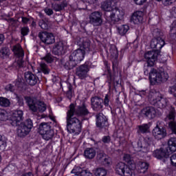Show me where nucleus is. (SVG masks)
<instances>
[{
	"mask_svg": "<svg viewBox=\"0 0 176 176\" xmlns=\"http://www.w3.org/2000/svg\"><path fill=\"white\" fill-rule=\"evenodd\" d=\"M73 109H69L67 112L66 123L67 129L71 134L78 135L82 131V121L74 117Z\"/></svg>",
	"mask_w": 176,
	"mask_h": 176,
	"instance_id": "f257e3e1",
	"label": "nucleus"
},
{
	"mask_svg": "<svg viewBox=\"0 0 176 176\" xmlns=\"http://www.w3.org/2000/svg\"><path fill=\"white\" fill-rule=\"evenodd\" d=\"M148 100L151 105H154L156 108L164 109L168 105V100L164 98L163 95L155 89H151L148 94Z\"/></svg>",
	"mask_w": 176,
	"mask_h": 176,
	"instance_id": "f03ea898",
	"label": "nucleus"
},
{
	"mask_svg": "<svg viewBox=\"0 0 176 176\" xmlns=\"http://www.w3.org/2000/svg\"><path fill=\"white\" fill-rule=\"evenodd\" d=\"M25 100L32 112H45L47 108V106L45 104V102L36 98L25 96Z\"/></svg>",
	"mask_w": 176,
	"mask_h": 176,
	"instance_id": "7ed1b4c3",
	"label": "nucleus"
},
{
	"mask_svg": "<svg viewBox=\"0 0 176 176\" xmlns=\"http://www.w3.org/2000/svg\"><path fill=\"white\" fill-rule=\"evenodd\" d=\"M167 79H168V74L166 72L151 69L149 73V80L151 85H159L162 82H166Z\"/></svg>",
	"mask_w": 176,
	"mask_h": 176,
	"instance_id": "20e7f679",
	"label": "nucleus"
},
{
	"mask_svg": "<svg viewBox=\"0 0 176 176\" xmlns=\"http://www.w3.org/2000/svg\"><path fill=\"white\" fill-rule=\"evenodd\" d=\"M144 58L148 64L144 68V75L148 76L149 74H151V69H155V68H152L151 67H153L155 64L157 62V52L156 51H148L144 54Z\"/></svg>",
	"mask_w": 176,
	"mask_h": 176,
	"instance_id": "39448f33",
	"label": "nucleus"
},
{
	"mask_svg": "<svg viewBox=\"0 0 176 176\" xmlns=\"http://www.w3.org/2000/svg\"><path fill=\"white\" fill-rule=\"evenodd\" d=\"M73 109V115L76 116H79L80 118H85L90 115V111L87 108V104L85 102H82V104H80L75 107V104H71L69 105V109Z\"/></svg>",
	"mask_w": 176,
	"mask_h": 176,
	"instance_id": "423d86ee",
	"label": "nucleus"
},
{
	"mask_svg": "<svg viewBox=\"0 0 176 176\" xmlns=\"http://www.w3.org/2000/svg\"><path fill=\"white\" fill-rule=\"evenodd\" d=\"M123 17H124V11L116 8L111 11L110 16H107V20L109 23L115 24V23L122 21Z\"/></svg>",
	"mask_w": 176,
	"mask_h": 176,
	"instance_id": "0eeeda50",
	"label": "nucleus"
},
{
	"mask_svg": "<svg viewBox=\"0 0 176 176\" xmlns=\"http://www.w3.org/2000/svg\"><path fill=\"white\" fill-rule=\"evenodd\" d=\"M89 23L94 27H100L102 25L104 20L102 19V12L95 11L89 16Z\"/></svg>",
	"mask_w": 176,
	"mask_h": 176,
	"instance_id": "6e6552de",
	"label": "nucleus"
},
{
	"mask_svg": "<svg viewBox=\"0 0 176 176\" xmlns=\"http://www.w3.org/2000/svg\"><path fill=\"white\" fill-rule=\"evenodd\" d=\"M151 144H152L151 138L146 137L140 139L138 142V146L140 148V152H143V153L151 152Z\"/></svg>",
	"mask_w": 176,
	"mask_h": 176,
	"instance_id": "1a4fd4ad",
	"label": "nucleus"
},
{
	"mask_svg": "<svg viewBox=\"0 0 176 176\" xmlns=\"http://www.w3.org/2000/svg\"><path fill=\"white\" fill-rule=\"evenodd\" d=\"M85 54V50H82V48L78 49L72 53L69 56V60L70 61H74L76 64H78L80 61H83Z\"/></svg>",
	"mask_w": 176,
	"mask_h": 176,
	"instance_id": "9d476101",
	"label": "nucleus"
},
{
	"mask_svg": "<svg viewBox=\"0 0 176 176\" xmlns=\"http://www.w3.org/2000/svg\"><path fill=\"white\" fill-rule=\"evenodd\" d=\"M38 37L43 43H45V45H52V43L56 42L54 35L52 33L46 32H40L38 33Z\"/></svg>",
	"mask_w": 176,
	"mask_h": 176,
	"instance_id": "9b49d317",
	"label": "nucleus"
},
{
	"mask_svg": "<svg viewBox=\"0 0 176 176\" xmlns=\"http://www.w3.org/2000/svg\"><path fill=\"white\" fill-rule=\"evenodd\" d=\"M102 102L104 100L98 96H94L91 98V105L94 111H101L103 108Z\"/></svg>",
	"mask_w": 176,
	"mask_h": 176,
	"instance_id": "f8f14e48",
	"label": "nucleus"
},
{
	"mask_svg": "<svg viewBox=\"0 0 176 176\" xmlns=\"http://www.w3.org/2000/svg\"><path fill=\"white\" fill-rule=\"evenodd\" d=\"M10 120L12 126H17L23 120V111L15 110L12 111Z\"/></svg>",
	"mask_w": 176,
	"mask_h": 176,
	"instance_id": "ddd939ff",
	"label": "nucleus"
},
{
	"mask_svg": "<svg viewBox=\"0 0 176 176\" xmlns=\"http://www.w3.org/2000/svg\"><path fill=\"white\" fill-rule=\"evenodd\" d=\"M67 43L64 41H59L55 44L54 46L52 52L56 56H61L65 54Z\"/></svg>",
	"mask_w": 176,
	"mask_h": 176,
	"instance_id": "4468645a",
	"label": "nucleus"
},
{
	"mask_svg": "<svg viewBox=\"0 0 176 176\" xmlns=\"http://www.w3.org/2000/svg\"><path fill=\"white\" fill-rule=\"evenodd\" d=\"M153 135L155 140H162L167 135V133H166V129L160 127L159 122H157L156 126L153 130Z\"/></svg>",
	"mask_w": 176,
	"mask_h": 176,
	"instance_id": "2eb2a0df",
	"label": "nucleus"
},
{
	"mask_svg": "<svg viewBox=\"0 0 176 176\" xmlns=\"http://www.w3.org/2000/svg\"><path fill=\"white\" fill-rule=\"evenodd\" d=\"M96 124L97 127L99 129H102L103 127H107V126H108V120L104 114L100 113L96 116Z\"/></svg>",
	"mask_w": 176,
	"mask_h": 176,
	"instance_id": "dca6fc26",
	"label": "nucleus"
},
{
	"mask_svg": "<svg viewBox=\"0 0 176 176\" xmlns=\"http://www.w3.org/2000/svg\"><path fill=\"white\" fill-rule=\"evenodd\" d=\"M89 65L85 63L77 68L76 75L80 79H85V78H87V72H89Z\"/></svg>",
	"mask_w": 176,
	"mask_h": 176,
	"instance_id": "f3484780",
	"label": "nucleus"
},
{
	"mask_svg": "<svg viewBox=\"0 0 176 176\" xmlns=\"http://www.w3.org/2000/svg\"><path fill=\"white\" fill-rule=\"evenodd\" d=\"M143 115L148 119H155L157 116V110L153 107H147L142 110Z\"/></svg>",
	"mask_w": 176,
	"mask_h": 176,
	"instance_id": "a211bd4d",
	"label": "nucleus"
},
{
	"mask_svg": "<svg viewBox=\"0 0 176 176\" xmlns=\"http://www.w3.org/2000/svg\"><path fill=\"white\" fill-rule=\"evenodd\" d=\"M25 79L30 86H35L38 83V76L31 72H26L25 73Z\"/></svg>",
	"mask_w": 176,
	"mask_h": 176,
	"instance_id": "6ab92c4d",
	"label": "nucleus"
},
{
	"mask_svg": "<svg viewBox=\"0 0 176 176\" xmlns=\"http://www.w3.org/2000/svg\"><path fill=\"white\" fill-rule=\"evenodd\" d=\"M142 20H144V12L142 11H136L131 16V23L133 24H141Z\"/></svg>",
	"mask_w": 176,
	"mask_h": 176,
	"instance_id": "aec40b11",
	"label": "nucleus"
},
{
	"mask_svg": "<svg viewBox=\"0 0 176 176\" xmlns=\"http://www.w3.org/2000/svg\"><path fill=\"white\" fill-rule=\"evenodd\" d=\"M164 45V40L160 37L153 38L151 42V49H155V50H160V49H162Z\"/></svg>",
	"mask_w": 176,
	"mask_h": 176,
	"instance_id": "412c9836",
	"label": "nucleus"
},
{
	"mask_svg": "<svg viewBox=\"0 0 176 176\" xmlns=\"http://www.w3.org/2000/svg\"><path fill=\"white\" fill-rule=\"evenodd\" d=\"M116 8L113 0H106L101 3V9L104 12H112Z\"/></svg>",
	"mask_w": 176,
	"mask_h": 176,
	"instance_id": "4be33fe9",
	"label": "nucleus"
},
{
	"mask_svg": "<svg viewBox=\"0 0 176 176\" xmlns=\"http://www.w3.org/2000/svg\"><path fill=\"white\" fill-rule=\"evenodd\" d=\"M153 156H154V157H156V159H163V157L167 159V157L170 156V151L168 150L160 148V150H155L153 153Z\"/></svg>",
	"mask_w": 176,
	"mask_h": 176,
	"instance_id": "5701e85b",
	"label": "nucleus"
},
{
	"mask_svg": "<svg viewBox=\"0 0 176 176\" xmlns=\"http://www.w3.org/2000/svg\"><path fill=\"white\" fill-rule=\"evenodd\" d=\"M30 129L27 128V126L24 124H21L20 126L18 127L16 131V134L18 137H25V135H28L30 134Z\"/></svg>",
	"mask_w": 176,
	"mask_h": 176,
	"instance_id": "b1692460",
	"label": "nucleus"
},
{
	"mask_svg": "<svg viewBox=\"0 0 176 176\" xmlns=\"http://www.w3.org/2000/svg\"><path fill=\"white\" fill-rule=\"evenodd\" d=\"M99 162L103 164V166H111L112 164V160L107 155L100 153L98 155Z\"/></svg>",
	"mask_w": 176,
	"mask_h": 176,
	"instance_id": "393cba45",
	"label": "nucleus"
},
{
	"mask_svg": "<svg viewBox=\"0 0 176 176\" xmlns=\"http://www.w3.org/2000/svg\"><path fill=\"white\" fill-rule=\"evenodd\" d=\"M96 149L93 147L87 148L84 151V156L85 159H89V160L94 159V157H96Z\"/></svg>",
	"mask_w": 176,
	"mask_h": 176,
	"instance_id": "a878e982",
	"label": "nucleus"
},
{
	"mask_svg": "<svg viewBox=\"0 0 176 176\" xmlns=\"http://www.w3.org/2000/svg\"><path fill=\"white\" fill-rule=\"evenodd\" d=\"M135 170V164L132 165H126L122 176H133Z\"/></svg>",
	"mask_w": 176,
	"mask_h": 176,
	"instance_id": "bb28decb",
	"label": "nucleus"
},
{
	"mask_svg": "<svg viewBox=\"0 0 176 176\" xmlns=\"http://www.w3.org/2000/svg\"><path fill=\"white\" fill-rule=\"evenodd\" d=\"M12 52L15 56H17V57H24V50H23L20 44L14 45L12 47Z\"/></svg>",
	"mask_w": 176,
	"mask_h": 176,
	"instance_id": "cd10ccee",
	"label": "nucleus"
},
{
	"mask_svg": "<svg viewBox=\"0 0 176 176\" xmlns=\"http://www.w3.org/2000/svg\"><path fill=\"white\" fill-rule=\"evenodd\" d=\"M52 130V125L49 122H42L40 124L38 127V131L40 134H43L46 131Z\"/></svg>",
	"mask_w": 176,
	"mask_h": 176,
	"instance_id": "c85d7f7f",
	"label": "nucleus"
},
{
	"mask_svg": "<svg viewBox=\"0 0 176 176\" xmlns=\"http://www.w3.org/2000/svg\"><path fill=\"white\" fill-rule=\"evenodd\" d=\"M41 135L43 140L45 141H49L50 140H52L53 137H54V131H53V129H50L43 133H41Z\"/></svg>",
	"mask_w": 176,
	"mask_h": 176,
	"instance_id": "c756f323",
	"label": "nucleus"
},
{
	"mask_svg": "<svg viewBox=\"0 0 176 176\" xmlns=\"http://www.w3.org/2000/svg\"><path fill=\"white\" fill-rule=\"evenodd\" d=\"M126 164L124 162H119L116 166V173L118 175H123V171L126 167Z\"/></svg>",
	"mask_w": 176,
	"mask_h": 176,
	"instance_id": "7c9ffc66",
	"label": "nucleus"
},
{
	"mask_svg": "<svg viewBox=\"0 0 176 176\" xmlns=\"http://www.w3.org/2000/svg\"><path fill=\"white\" fill-rule=\"evenodd\" d=\"M168 146L170 152L176 151V138H171L168 142Z\"/></svg>",
	"mask_w": 176,
	"mask_h": 176,
	"instance_id": "2f4dec72",
	"label": "nucleus"
},
{
	"mask_svg": "<svg viewBox=\"0 0 176 176\" xmlns=\"http://www.w3.org/2000/svg\"><path fill=\"white\" fill-rule=\"evenodd\" d=\"M10 55V50H9V48L4 47L0 50L1 58H3V59L8 58Z\"/></svg>",
	"mask_w": 176,
	"mask_h": 176,
	"instance_id": "473e14b6",
	"label": "nucleus"
},
{
	"mask_svg": "<svg viewBox=\"0 0 176 176\" xmlns=\"http://www.w3.org/2000/svg\"><path fill=\"white\" fill-rule=\"evenodd\" d=\"M95 176H107V169L104 168H96L93 170Z\"/></svg>",
	"mask_w": 176,
	"mask_h": 176,
	"instance_id": "72a5a7b5",
	"label": "nucleus"
},
{
	"mask_svg": "<svg viewBox=\"0 0 176 176\" xmlns=\"http://www.w3.org/2000/svg\"><path fill=\"white\" fill-rule=\"evenodd\" d=\"M129 30H130V28L127 25H122L117 28V31L121 36L126 35Z\"/></svg>",
	"mask_w": 176,
	"mask_h": 176,
	"instance_id": "f704fd0d",
	"label": "nucleus"
},
{
	"mask_svg": "<svg viewBox=\"0 0 176 176\" xmlns=\"http://www.w3.org/2000/svg\"><path fill=\"white\" fill-rule=\"evenodd\" d=\"M68 6V2L67 1H63L60 4H55L54 6V10L55 12H60V10H63L64 8Z\"/></svg>",
	"mask_w": 176,
	"mask_h": 176,
	"instance_id": "c9c22d12",
	"label": "nucleus"
},
{
	"mask_svg": "<svg viewBox=\"0 0 176 176\" xmlns=\"http://www.w3.org/2000/svg\"><path fill=\"white\" fill-rule=\"evenodd\" d=\"M150 126L148 124H143L142 125L138 126V132L142 133V134H145L146 133H149Z\"/></svg>",
	"mask_w": 176,
	"mask_h": 176,
	"instance_id": "e433bc0d",
	"label": "nucleus"
},
{
	"mask_svg": "<svg viewBox=\"0 0 176 176\" xmlns=\"http://www.w3.org/2000/svg\"><path fill=\"white\" fill-rule=\"evenodd\" d=\"M122 159L125 163H127L128 166H133V164H135L130 154H124Z\"/></svg>",
	"mask_w": 176,
	"mask_h": 176,
	"instance_id": "4c0bfd02",
	"label": "nucleus"
},
{
	"mask_svg": "<svg viewBox=\"0 0 176 176\" xmlns=\"http://www.w3.org/2000/svg\"><path fill=\"white\" fill-rule=\"evenodd\" d=\"M38 72H43L45 75H47L49 72H50V70L46 63H41L40 64Z\"/></svg>",
	"mask_w": 176,
	"mask_h": 176,
	"instance_id": "58836bf2",
	"label": "nucleus"
},
{
	"mask_svg": "<svg viewBox=\"0 0 176 176\" xmlns=\"http://www.w3.org/2000/svg\"><path fill=\"white\" fill-rule=\"evenodd\" d=\"M9 119V115L6 110L0 108V120L5 122Z\"/></svg>",
	"mask_w": 176,
	"mask_h": 176,
	"instance_id": "ea45409f",
	"label": "nucleus"
},
{
	"mask_svg": "<svg viewBox=\"0 0 176 176\" xmlns=\"http://www.w3.org/2000/svg\"><path fill=\"white\" fill-rule=\"evenodd\" d=\"M149 167V164L147 162H140L139 163V170H140V173L144 174L147 170L148 168Z\"/></svg>",
	"mask_w": 176,
	"mask_h": 176,
	"instance_id": "a19ab883",
	"label": "nucleus"
},
{
	"mask_svg": "<svg viewBox=\"0 0 176 176\" xmlns=\"http://www.w3.org/2000/svg\"><path fill=\"white\" fill-rule=\"evenodd\" d=\"M83 170H85V168H80L79 166H74L71 173L72 174H75L77 176H80L83 172Z\"/></svg>",
	"mask_w": 176,
	"mask_h": 176,
	"instance_id": "79ce46f5",
	"label": "nucleus"
},
{
	"mask_svg": "<svg viewBox=\"0 0 176 176\" xmlns=\"http://www.w3.org/2000/svg\"><path fill=\"white\" fill-rule=\"evenodd\" d=\"M10 105V101L9 99L3 97L0 98V107H9Z\"/></svg>",
	"mask_w": 176,
	"mask_h": 176,
	"instance_id": "37998d69",
	"label": "nucleus"
},
{
	"mask_svg": "<svg viewBox=\"0 0 176 176\" xmlns=\"http://www.w3.org/2000/svg\"><path fill=\"white\" fill-rule=\"evenodd\" d=\"M166 120H175V109L172 108L169 112V114L166 116Z\"/></svg>",
	"mask_w": 176,
	"mask_h": 176,
	"instance_id": "c03bdc74",
	"label": "nucleus"
},
{
	"mask_svg": "<svg viewBox=\"0 0 176 176\" xmlns=\"http://www.w3.org/2000/svg\"><path fill=\"white\" fill-rule=\"evenodd\" d=\"M68 91L66 93V96L69 100L72 98L74 96V90L72 89V85L71 84H67Z\"/></svg>",
	"mask_w": 176,
	"mask_h": 176,
	"instance_id": "a18cd8bd",
	"label": "nucleus"
},
{
	"mask_svg": "<svg viewBox=\"0 0 176 176\" xmlns=\"http://www.w3.org/2000/svg\"><path fill=\"white\" fill-rule=\"evenodd\" d=\"M110 54L113 58H118V49L116 46L111 45L110 48Z\"/></svg>",
	"mask_w": 176,
	"mask_h": 176,
	"instance_id": "49530a36",
	"label": "nucleus"
},
{
	"mask_svg": "<svg viewBox=\"0 0 176 176\" xmlns=\"http://www.w3.org/2000/svg\"><path fill=\"white\" fill-rule=\"evenodd\" d=\"M157 2L162 1V4L164 6H168L170 5H173L176 0H157Z\"/></svg>",
	"mask_w": 176,
	"mask_h": 176,
	"instance_id": "de8ad7c7",
	"label": "nucleus"
},
{
	"mask_svg": "<svg viewBox=\"0 0 176 176\" xmlns=\"http://www.w3.org/2000/svg\"><path fill=\"white\" fill-rule=\"evenodd\" d=\"M21 34L22 36H27L30 34V28L28 27H23L21 29Z\"/></svg>",
	"mask_w": 176,
	"mask_h": 176,
	"instance_id": "09e8293b",
	"label": "nucleus"
},
{
	"mask_svg": "<svg viewBox=\"0 0 176 176\" xmlns=\"http://www.w3.org/2000/svg\"><path fill=\"white\" fill-rule=\"evenodd\" d=\"M6 146V141L2 135H0V151L5 149Z\"/></svg>",
	"mask_w": 176,
	"mask_h": 176,
	"instance_id": "8fccbe9b",
	"label": "nucleus"
},
{
	"mask_svg": "<svg viewBox=\"0 0 176 176\" xmlns=\"http://www.w3.org/2000/svg\"><path fill=\"white\" fill-rule=\"evenodd\" d=\"M23 124L26 126V129H28L29 131H31V129L33 127L32 120H31V119H28L25 123Z\"/></svg>",
	"mask_w": 176,
	"mask_h": 176,
	"instance_id": "3c124183",
	"label": "nucleus"
},
{
	"mask_svg": "<svg viewBox=\"0 0 176 176\" xmlns=\"http://www.w3.org/2000/svg\"><path fill=\"white\" fill-rule=\"evenodd\" d=\"M42 60H45L47 63H49L50 64L53 63V56H52V54H47L45 55V57L42 58Z\"/></svg>",
	"mask_w": 176,
	"mask_h": 176,
	"instance_id": "603ef678",
	"label": "nucleus"
},
{
	"mask_svg": "<svg viewBox=\"0 0 176 176\" xmlns=\"http://www.w3.org/2000/svg\"><path fill=\"white\" fill-rule=\"evenodd\" d=\"M82 47L85 50V53H86V52H89L90 51V43L88 41H85L82 43Z\"/></svg>",
	"mask_w": 176,
	"mask_h": 176,
	"instance_id": "864d4df0",
	"label": "nucleus"
},
{
	"mask_svg": "<svg viewBox=\"0 0 176 176\" xmlns=\"http://www.w3.org/2000/svg\"><path fill=\"white\" fill-rule=\"evenodd\" d=\"M38 25L42 28V30H47V23H46L43 20L39 21Z\"/></svg>",
	"mask_w": 176,
	"mask_h": 176,
	"instance_id": "5fc2aeb1",
	"label": "nucleus"
},
{
	"mask_svg": "<svg viewBox=\"0 0 176 176\" xmlns=\"http://www.w3.org/2000/svg\"><path fill=\"white\" fill-rule=\"evenodd\" d=\"M80 176H93V173L90 172L88 169H85L82 170Z\"/></svg>",
	"mask_w": 176,
	"mask_h": 176,
	"instance_id": "6e6d98bb",
	"label": "nucleus"
},
{
	"mask_svg": "<svg viewBox=\"0 0 176 176\" xmlns=\"http://www.w3.org/2000/svg\"><path fill=\"white\" fill-rule=\"evenodd\" d=\"M5 89L7 91L13 92V91H14V90H16V87H14L12 84H9V85H6Z\"/></svg>",
	"mask_w": 176,
	"mask_h": 176,
	"instance_id": "4d7b16f0",
	"label": "nucleus"
},
{
	"mask_svg": "<svg viewBox=\"0 0 176 176\" xmlns=\"http://www.w3.org/2000/svg\"><path fill=\"white\" fill-rule=\"evenodd\" d=\"M103 104L106 107H109V96H108V94L105 95Z\"/></svg>",
	"mask_w": 176,
	"mask_h": 176,
	"instance_id": "13d9d810",
	"label": "nucleus"
},
{
	"mask_svg": "<svg viewBox=\"0 0 176 176\" xmlns=\"http://www.w3.org/2000/svg\"><path fill=\"white\" fill-rule=\"evenodd\" d=\"M170 163L172 166H175L176 167V154H173L170 158Z\"/></svg>",
	"mask_w": 176,
	"mask_h": 176,
	"instance_id": "bf43d9fd",
	"label": "nucleus"
},
{
	"mask_svg": "<svg viewBox=\"0 0 176 176\" xmlns=\"http://www.w3.org/2000/svg\"><path fill=\"white\" fill-rule=\"evenodd\" d=\"M104 144H109L111 142V137L110 136H104L102 140Z\"/></svg>",
	"mask_w": 176,
	"mask_h": 176,
	"instance_id": "052dcab7",
	"label": "nucleus"
},
{
	"mask_svg": "<svg viewBox=\"0 0 176 176\" xmlns=\"http://www.w3.org/2000/svg\"><path fill=\"white\" fill-rule=\"evenodd\" d=\"M44 12L47 16H52L53 14V10L49 8H45Z\"/></svg>",
	"mask_w": 176,
	"mask_h": 176,
	"instance_id": "680f3d73",
	"label": "nucleus"
},
{
	"mask_svg": "<svg viewBox=\"0 0 176 176\" xmlns=\"http://www.w3.org/2000/svg\"><path fill=\"white\" fill-rule=\"evenodd\" d=\"M21 19H22L23 24H28V23L31 22V19L27 17L22 16Z\"/></svg>",
	"mask_w": 176,
	"mask_h": 176,
	"instance_id": "e2e57ef3",
	"label": "nucleus"
},
{
	"mask_svg": "<svg viewBox=\"0 0 176 176\" xmlns=\"http://www.w3.org/2000/svg\"><path fill=\"white\" fill-rule=\"evenodd\" d=\"M136 5H142V3H145L146 0H133Z\"/></svg>",
	"mask_w": 176,
	"mask_h": 176,
	"instance_id": "0e129e2a",
	"label": "nucleus"
},
{
	"mask_svg": "<svg viewBox=\"0 0 176 176\" xmlns=\"http://www.w3.org/2000/svg\"><path fill=\"white\" fill-rule=\"evenodd\" d=\"M16 100H17L19 105H24V101L23 100V98H21L20 97H17Z\"/></svg>",
	"mask_w": 176,
	"mask_h": 176,
	"instance_id": "69168bd1",
	"label": "nucleus"
},
{
	"mask_svg": "<svg viewBox=\"0 0 176 176\" xmlns=\"http://www.w3.org/2000/svg\"><path fill=\"white\" fill-rule=\"evenodd\" d=\"M139 96L141 97H145V96H146V91H140L139 92Z\"/></svg>",
	"mask_w": 176,
	"mask_h": 176,
	"instance_id": "338daca9",
	"label": "nucleus"
},
{
	"mask_svg": "<svg viewBox=\"0 0 176 176\" xmlns=\"http://www.w3.org/2000/svg\"><path fill=\"white\" fill-rule=\"evenodd\" d=\"M3 41H5V36H3V34H0V45L3 43Z\"/></svg>",
	"mask_w": 176,
	"mask_h": 176,
	"instance_id": "774afa93",
	"label": "nucleus"
}]
</instances>
